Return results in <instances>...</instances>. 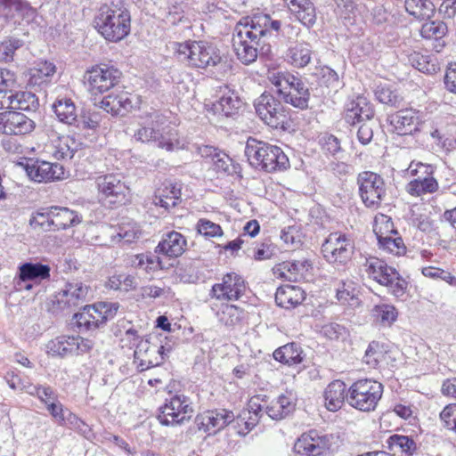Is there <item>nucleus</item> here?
<instances>
[{
	"label": "nucleus",
	"mask_w": 456,
	"mask_h": 456,
	"mask_svg": "<svg viewBox=\"0 0 456 456\" xmlns=\"http://www.w3.org/2000/svg\"><path fill=\"white\" fill-rule=\"evenodd\" d=\"M281 28V21L272 20L267 14H256L250 21L239 22L232 35V49L238 60L248 65L256 61L258 53L270 51L268 39Z\"/></svg>",
	"instance_id": "obj_1"
},
{
	"label": "nucleus",
	"mask_w": 456,
	"mask_h": 456,
	"mask_svg": "<svg viewBox=\"0 0 456 456\" xmlns=\"http://www.w3.org/2000/svg\"><path fill=\"white\" fill-rule=\"evenodd\" d=\"M131 17L121 1L102 4L94 17L96 30L108 41L118 42L130 32Z\"/></svg>",
	"instance_id": "obj_2"
},
{
	"label": "nucleus",
	"mask_w": 456,
	"mask_h": 456,
	"mask_svg": "<svg viewBox=\"0 0 456 456\" xmlns=\"http://www.w3.org/2000/svg\"><path fill=\"white\" fill-rule=\"evenodd\" d=\"M245 155L252 167L266 172L283 170L289 166L288 157L280 147L254 138L248 139Z\"/></svg>",
	"instance_id": "obj_3"
},
{
	"label": "nucleus",
	"mask_w": 456,
	"mask_h": 456,
	"mask_svg": "<svg viewBox=\"0 0 456 456\" xmlns=\"http://www.w3.org/2000/svg\"><path fill=\"white\" fill-rule=\"evenodd\" d=\"M174 50L181 61L198 69L216 67L222 61L219 49L206 41L175 43Z\"/></svg>",
	"instance_id": "obj_4"
},
{
	"label": "nucleus",
	"mask_w": 456,
	"mask_h": 456,
	"mask_svg": "<svg viewBox=\"0 0 456 456\" xmlns=\"http://www.w3.org/2000/svg\"><path fill=\"white\" fill-rule=\"evenodd\" d=\"M276 88V94L280 95L286 103L295 108L305 110L308 108L310 93L305 83L289 73L277 72L269 77Z\"/></svg>",
	"instance_id": "obj_5"
},
{
	"label": "nucleus",
	"mask_w": 456,
	"mask_h": 456,
	"mask_svg": "<svg viewBox=\"0 0 456 456\" xmlns=\"http://www.w3.org/2000/svg\"><path fill=\"white\" fill-rule=\"evenodd\" d=\"M383 385L370 379L354 382L347 390L346 401L350 406L361 411H374L383 395Z\"/></svg>",
	"instance_id": "obj_6"
},
{
	"label": "nucleus",
	"mask_w": 456,
	"mask_h": 456,
	"mask_svg": "<svg viewBox=\"0 0 456 456\" xmlns=\"http://www.w3.org/2000/svg\"><path fill=\"white\" fill-rule=\"evenodd\" d=\"M161 335H151L141 338L137 343L134 355L142 370L159 365L171 350L167 343L163 345Z\"/></svg>",
	"instance_id": "obj_7"
},
{
	"label": "nucleus",
	"mask_w": 456,
	"mask_h": 456,
	"mask_svg": "<svg viewBox=\"0 0 456 456\" xmlns=\"http://www.w3.org/2000/svg\"><path fill=\"white\" fill-rule=\"evenodd\" d=\"M118 309V304L117 303L100 302L85 306L82 312L74 315V318L80 331L92 330L114 318Z\"/></svg>",
	"instance_id": "obj_8"
},
{
	"label": "nucleus",
	"mask_w": 456,
	"mask_h": 456,
	"mask_svg": "<svg viewBox=\"0 0 456 456\" xmlns=\"http://www.w3.org/2000/svg\"><path fill=\"white\" fill-rule=\"evenodd\" d=\"M322 252L329 263L346 265L352 259L354 243L344 233L332 232L322 243Z\"/></svg>",
	"instance_id": "obj_9"
},
{
	"label": "nucleus",
	"mask_w": 456,
	"mask_h": 456,
	"mask_svg": "<svg viewBox=\"0 0 456 456\" xmlns=\"http://www.w3.org/2000/svg\"><path fill=\"white\" fill-rule=\"evenodd\" d=\"M258 117L273 128L283 127L288 113L283 104L269 92H264L254 102Z\"/></svg>",
	"instance_id": "obj_10"
},
{
	"label": "nucleus",
	"mask_w": 456,
	"mask_h": 456,
	"mask_svg": "<svg viewBox=\"0 0 456 456\" xmlns=\"http://www.w3.org/2000/svg\"><path fill=\"white\" fill-rule=\"evenodd\" d=\"M359 194L367 208L379 207L386 195L384 179L377 173L363 171L357 176Z\"/></svg>",
	"instance_id": "obj_11"
},
{
	"label": "nucleus",
	"mask_w": 456,
	"mask_h": 456,
	"mask_svg": "<svg viewBox=\"0 0 456 456\" xmlns=\"http://www.w3.org/2000/svg\"><path fill=\"white\" fill-rule=\"evenodd\" d=\"M121 75V71L113 66L99 65L87 70L85 79L89 92L96 95L117 86L120 81Z\"/></svg>",
	"instance_id": "obj_12"
},
{
	"label": "nucleus",
	"mask_w": 456,
	"mask_h": 456,
	"mask_svg": "<svg viewBox=\"0 0 456 456\" xmlns=\"http://www.w3.org/2000/svg\"><path fill=\"white\" fill-rule=\"evenodd\" d=\"M192 413V408L187 396L175 395L160 408L158 419L164 426L181 425L188 421Z\"/></svg>",
	"instance_id": "obj_13"
},
{
	"label": "nucleus",
	"mask_w": 456,
	"mask_h": 456,
	"mask_svg": "<svg viewBox=\"0 0 456 456\" xmlns=\"http://www.w3.org/2000/svg\"><path fill=\"white\" fill-rule=\"evenodd\" d=\"M333 435H321L317 430L304 433L295 443V452L306 456H319L332 450Z\"/></svg>",
	"instance_id": "obj_14"
},
{
	"label": "nucleus",
	"mask_w": 456,
	"mask_h": 456,
	"mask_svg": "<svg viewBox=\"0 0 456 456\" xmlns=\"http://www.w3.org/2000/svg\"><path fill=\"white\" fill-rule=\"evenodd\" d=\"M93 346L94 342L91 339L78 336H60L46 344L48 354L61 357L87 353Z\"/></svg>",
	"instance_id": "obj_15"
},
{
	"label": "nucleus",
	"mask_w": 456,
	"mask_h": 456,
	"mask_svg": "<svg viewBox=\"0 0 456 456\" xmlns=\"http://www.w3.org/2000/svg\"><path fill=\"white\" fill-rule=\"evenodd\" d=\"M102 199L109 204H122L126 196L128 187L122 182L120 175L107 174L95 180Z\"/></svg>",
	"instance_id": "obj_16"
},
{
	"label": "nucleus",
	"mask_w": 456,
	"mask_h": 456,
	"mask_svg": "<svg viewBox=\"0 0 456 456\" xmlns=\"http://www.w3.org/2000/svg\"><path fill=\"white\" fill-rule=\"evenodd\" d=\"M246 290L242 277L235 273H226L221 283L212 286L211 296L218 300L235 301L240 299Z\"/></svg>",
	"instance_id": "obj_17"
},
{
	"label": "nucleus",
	"mask_w": 456,
	"mask_h": 456,
	"mask_svg": "<svg viewBox=\"0 0 456 456\" xmlns=\"http://www.w3.org/2000/svg\"><path fill=\"white\" fill-rule=\"evenodd\" d=\"M88 287L80 281L68 282L55 295V303L60 310L71 311L82 305L87 298Z\"/></svg>",
	"instance_id": "obj_18"
},
{
	"label": "nucleus",
	"mask_w": 456,
	"mask_h": 456,
	"mask_svg": "<svg viewBox=\"0 0 456 456\" xmlns=\"http://www.w3.org/2000/svg\"><path fill=\"white\" fill-rule=\"evenodd\" d=\"M234 414L232 411L225 409L207 411L198 414L195 423L200 431L205 433L216 434L218 430L225 428L233 421Z\"/></svg>",
	"instance_id": "obj_19"
},
{
	"label": "nucleus",
	"mask_w": 456,
	"mask_h": 456,
	"mask_svg": "<svg viewBox=\"0 0 456 456\" xmlns=\"http://www.w3.org/2000/svg\"><path fill=\"white\" fill-rule=\"evenodd\" d=\"M382 217L387 219L385 223L387 232H382V227L379 224H376L374 227V232L377 235L379 247L393 255H403L406 252V247L403 239L398 236L397 232L394 230L391 219L387 218V216Z\"/></svg>",
	"instance_id": "obj_20"
},
{
	"label": "nucleus",
	"mask_w": 456,
	"mask_h": 456,
	"mask_svg": "<svg viewBox=\"0 0 456 456\" xmlns=\"http://www.w3.org/2000/svg\"><path fill=\"white\" fill-rule=\"evenodd\" d=\"M311 269L312 264L306 258H302L279 264L274 273L289 281L297 282L306 279Z\"/></svg>",
	"instance_id": "obj_21"
},
{
	"label": "nucleus",
	"mask_w": 456,
	"mask_h": 456,
	"mask_svg": "<svg viewBox=\"0 0 456 456\" xmlns=\"http://www.w3.org/2000/svg\"><path fill=\"white\" fill-rule=\"evenodd\" d=\"M361 271L363 272L368 278L377 281L380 285L387 283L389 277H395V269L389 266L383 260L370 256L364 258V262L361 265Z\"/></svg>",
	"instance_id": "obj_22"
},
{
	"label": "nucleus",
	"mask_w": 456,
	"mask_h": 456,
	"mask_svg": "<svg viewBox=\"0 0 456 456\" xmlns=\"http://www.w3.org/2000/svg\"><path fill=\"white\" fill-rule=\"evenodd\" d=\"M28 173L37 182L61 180L65 177L63 166L48 161H37L28 167Z\"/></svg>",
	"instance_id": "obj_23"
},
{
	"label": "nucleus",
	"mask_w": 456,
	"mask_h": 456,
	"mask_svg": "<svg viewBox=\"0 0 456 456\" xmlns=\"http://www.w3.org/2000/svg\"><path fill=\"white\" fill-rule=\"evenodd\" d=\"M373 116L374 110L372 106L364 97H357L346 104L345 120L352 126L364 121H370Z\"/></svg>",
	"instance_id": "obj_24"
},
{
	"label": "nucleus",
	"mask_w": 456,
	"mask_h": 456,
	"mask_svg": "<svg viewBox=\"0 0 456 456\" xmlns=\"http://www.w3.org/2000/svg\"><path fill=\"white\" fill-rule=\"evenodd\" d=\"M388 121L393 126L394 132L403 135L411 134L416 130L419 122V116L412 109L401 110L388 117Z\"/></svg>",
	"instance_id": "obj_25"
},
{
	"label": "nucleus",
	"mask_w": 456,
	"mask_h": 456,
	"mask_svg": "<svg viewBox=\"0 0 456 456\" xmlns=\"http://www.w3.org/2000/svg\"><path fill=\"white\" fill-rule=\"evenodd\" d=\"M186 246L185 238L180 232L173 231L163 237L155 251L169 257H177L185 251Z\"/></svg>",
	"instance_id": "obj_26"
},
{
	"label": "nucleus",
	"mask_w": 456,
	"mask_h": 456,
	"mask_svg": "<svg viewBox=\"0 0 456 456\" xmlns=\"http://www.w3.org/2000/svg\"><path fill=\"white\" fill-rule=\"evenodd\" d=\"M100 107L113 116H124L133 108V102L130 94L127 92H120L118 94H109L104 97Z\"/></svg>",
	"instance_id": "obj_27"
},
{
	"label": "nucleus",
	"mask_w": 456,
	"mask_h": 456,
	"mask_svg": "<svg viewBox=\"0 0 456 456\" xmlns=\"http://www.w3.org/2000/svg\"><path fill=\"white\" fill-rule=\"evenodd\" d=\"M181 200V186L171 182L164 183L157 190L153 198V203L166 210L175 207Z\"/></svg>",
	"instance_id": "obj_28"
},
{
	"label": "nucleus",
	"mask_w": 456,
	"mask_h": 456,
	"mask_svg": "<svg viewBox=\"0 0 456 456\" xmlns=\"http://www.w3.org/2000/svg\"><path fill=\"white\" fill-rule=\"evenodd\" d=\"M241 106L239 96L231 90L225 88V92L218 101L212 103L208 110L214 115L230 117L236 114Z\"/></svg>",
	"instance_id": "obj_29"
},
{
	"label": "nucleus",
	"mask_w": 456,
	"mask_h": 456,
	"mask_svg": "<svg viewBox=\"0 0 456 456\" xmlns=\"http://www.w3.org/2000/svg\"><path fill=\"white\" fill-rule=\"evenodd\" d=\"M346 385L341 380L330 382L324 390L325 406L330 411L339 410L346 399Z\"/></svg>",
	"instance_id": "obj_30"
},
{
	"label": "nucleus",
	"mask_w": 456,
	"mask_h": 456,
	"mask_svg": "<svg viewBox=\"0 0 456 456\" xmlns=\"http://www.w3.org/2000/svg\"><path fill=\"white\" fill-rule=\"evenodd\" d=\"M291 13L305 26L310 28L316 21L315 7L311 0H285Z\"/></svg>",
	"instance_id": "obj_31"
},
{
	"label": "nucleus",
	"mask_w": 456,
	"mask_h": 456,
	"mask_svg": "<svg viewBox=\"0 0 456 456\" xmlns=\"http://www.w3.org/2000/svg\"><path fill=\"white\" fill-rule=\"evenodd\" d=\"M0 9L5 17L26 20L27 22L35 13L34 9L24 0H0Z\"/></svg>",
	"instance_id": "obj_32"
},
{
	"label": "nucleus",
	"mask_w": 456,
	"mask_h": 456,
	"mask_svg": "<svg viewBox=\"0 0 456 456\" xmlns=\"http://www.w3.org/2000/svg\"><path fill=\"white\" fill-rule=\"evenodd\" d=\"M305 299V292L297 286L285 285L278 288L275 293L276 304L286 309L300 305Z\"/></svg>",
	"instance_id": "obj_33"
},
{
	"label": "nucleus",
	"mask_w": 456,
	"mask_h": 456,
	"mask_svg": "<svg viewBox=\"0 0 456 456\" xmlns=\"http://www.w3.org/2000/svg\"><path fill=\"white\" fill-rule=\"evenodd\" d=\"M33 128V120L16 111L10 113L4 124V133L7 134H25L31 132Z\"/></svg>",
	"instance_id": "obj_34"
},
{
	"label": "nucleus",
	"mask_w": 456,
	"mask_h": 456,
	"mask_svg": "<svg viewBox=\"0 0 456 456\" xmlns=\"http://www.w3.org/2000/svg\"><path fill=\"white\" fill-rule=\"evenodd\" d=\"M51 224H53L54 231L65 230L75 226L81 222V217L73 210L68 208L52 206Z\"/></svg>",
	"instance_id": "obj_35"
},
{
	"label": "nucleus",
	"mask_w": 456,
	"mask_h": 456,
	"mask_svg": "<svg viewBox=\"0 0 456 456\" xmlns=\"http://www.w3.org/2000/svg\"><path fill=\"white\" fill-rule=\"evenodd\" d=\"M303 349L295 342L286 344L273 352V358L289 366L303 362Z\"/></svg>",
	"instance_id": "obj_36"
},
{
	"label": "nucleus",
	"mask_w": 456,
	"mask_h": 456,
	"mask_svg": "<svg viewBox=\"0 0 456 456\" xmlns=\"http://www.w3.org/2000/svg\"><path fill=\"white\" fill-rule=\"evenodd\" d=\"M160 121L161 116L159 113H151L134 132V138L142 142H154L156 134H159Z\"/></svg>",
	"instance_id": "obj_37"
},
{
	"label": "nucleus",
	"mask_w": 456,
	"mask_h": 456,
	"mask_svg": "<svg viewBox=\"0 0 456 456\" xmlns=\"http://www.w3.org/2000/svg\"><path fill=\"white\" fill-rule=\"evenodd\" d=\"M53 110L62 123L71 125L77 120V109L70 98L58 97L53 104Z\"/></svg>",
	"instance_id": "obj_38"
},
{
	"label": "nucleus",
	"mask_w": 456,
	"mask_h": 456,
	"mask_svg": "<svg viewBox=\"0 0 456 456\" xmlns=\"http://www.w3.org/2000/svg\"><path fill=\"white\" fill-rule=\"evenodd\" d=\"M405 11L416 19L431 18L435 13V4L430 0H405Z\"/></svg>",
	"instance_id": "obj_39"
},
{
	"label": "nucleus",
	"mask_w": 456,
	"mask_h": 456,
	"mask_svg": "<svg viewBox=\"0 0 456 456\" xmlns=\"http://www.w3.org/2000/svg\"><path fill=\"white\" fill-rule=\"evenodd\" d=\"M312 49L308 43H297L289 46L288 56L291 63L297 68L305 67L311 61Z\"/></svg>",
	"instance_id": "obj_40"
},
{
	"label": "nucleus",
	"mask_w": 456,
	"mask_h": 456,
	"mask_svg": "<svg viewBox=\"0 0 456 456\" xmlns=\"http://www.w3.org/2000/svg\"><path fill=\"white\" fill-rule=\"evenodd\" d=\"M438 183L434 176L420 180H411L407 183L406 191L414 197H420L427 193H434L438 190Z\"/></svg>",
	"instance_id": "obj_41"
},
{
	"label": "nucleus",
	"mask_w": 456,
	"mask_h": 456,
	"mask_svg": "<svg viewBox=\"0 0 456 456\" xmlns=\"http://www.w3.org/2000/svg\"><path fill=\"white\" fill-rule=\"evenodd\" d=\"M50 276V267L42 264L26 263L20 267V280L21 281L43 280Z\"/></svg>",
	"instance_id": "obj_42"
},
{
	"label": "nucleus",
	"mask_w": 456,
	"mask_h": 456,
	"mask_svg": "<svg viewBox=\"0 0 456 456\" xmlns=\"http://www.w3.org/2000/svg\"><path fill=\"white\" fill-rule=\"evenodd\" d=\"M154 142H157L159 148L167 151L180 148L177 131L172 127H163L161 130L159 128V134H156Z\"/></svg>",
	"instance_id": "obj_43"
},
{
	"label": "nucleus",
	"mask_w": 456,
	"mask_h": 456,
	"mask_svg": "<svg viewBox=\"0 0 456 456\" xmlns=\"http://www.w3.org/2000/svg\"><path fill=\"white\" fill-rule=\"evenodd\" d=\"M38 107V98L35 94L28 91L15 92L12 110L36 112Z\"/></svg>",
	"instance_id": "obj_44"
},
{
	"label": "nucleus",
	"mask_w": 456,
	"mask_h": 456,
	"mask_svg": "<svg viewBox=\"0 0 456 456\" xmlns=\"http://www.w3.org/2000/svg\"><path fill=\"white\" fill-rule=\"evenodd\" d=\"M387 349L383 344L371 341L363 356V361L370 368H378L387 358Z\"/></svg>",
	"instance_id": "obj_45"
},
{
	"label": "nucleus",
	"mask_w": 456,
	"mask_h": 456,
	"mask_svg": "<svg viewBox=\"0 0 456 456\" xmlns=\"http://www.w3.org/2000/svg\"><path fill=\"white\" fill-rule=\"evenodd\" d=\"M388 449L395 455L397 452L412 455L416 450L415 442L406 436L393 435L387 439Z\"/></svg>",
	"instance_id": "obj_46"
},
{
	"label": "nucleus",
	"mask_w": 456,
	"mask_h": 456,
	"mask_svg": "<svg viewBox=\"0 0 456 456\" xmlns=\"http://www.w3.org/2000/svg\"><path fill=\"white\" fill-rule=\"evenodd\" d=\"M357 286L350 279L340 280L336 285V297L342 304L357 300Z\"/></svg>",
	"instance_id": "obj_47"
},
{
	"label": "nucleus",
	"mask_w": 456,
	"mask_h": 456,
	"mask_svg": "<svg viewBox=\"0 0 456 456\" xmlns=\"http://www.w3.org/2000/svg\"><path fill=\"white\" fill-rule=\"evenodd\" d=\"M448 32L447 25L441 20L425 22L420 29V35L426 39L441 40Z\"/></svg>",
	"instance_id": "obj_48"
},
{
	"label": "nucleus",
	"mask_w": 456,
	"mask_h": 456,
	"mask_svg": "<svg viewBox=\"0 0 456 456\" xmlns=\"http://www.w3.org/2000/svg\"><path fill=\"white\" fill-rule=\"evenodd\" d=\"M372 314L375 321L382 326H390L395 322L398 313L394 305L382 304L374 306Z\"/></svg>",
	"instance_id": "obj_49"
},
{
	"label": "nucleus",
	"mask_w": 456,
	"mask_h": 456,
	"mask_svg": "<svg viewBox=\"0 0 456 456\" xmlns=\"http://www.w3.org/2000/svg\"><path fill=\"white\" fill-rule=\"evenodd\" d=\"M75 142L69 137L58 138L53 145L52 154L58 160L71 159L75 154V149L71 147Z\"/></svg>",
	"instance_id": "obj_50"
},
{
	"label": "nucleus",
	"mask_w": 456,
	"mask_h": 456,
	"mask_svg": "<svg viewBox=\"0 0 456 456\" xmlns=\"http://www.w3.org/2000/svg\"><path fill=\"white\" fill-rule=\"evenodd\" d=\"M134 276L126 273H119L111 276L108 281V287L116 290L128 291L136 287Z\"/></svg>",
	"instance_id": "obj_51"
},
{
	"label": "nucleus",
	"mask_w": 456,
	"mask_h": 456,
	"mask_svg": "<svg viewBox=\"0 0 456 456\" xmlns=\"http://www.w3.org/2000/svg\"><path fill=\"white\" fill-rule=\"evenodd\" d=\"M197 232L207 239L222 237L224 232L222 227L206 218H200L196 224Z\"/></svg>",
	"instance_id": "obj_52"
},
{
	"label": "nucleus",
	"mask_w": 456,
	"mask_h": 456,
	"mask_svg": "<svg viewBox=\"0 0 456 456\" xmlns=\"http://www.w3.org/2000/svg\"><path fill=\"white\" fill-rule=\"evenodd\" d=\"M52 207L41 208L37 211L30 219V224L34 228H40L43 231H54L53 224H51Z\"/></svg>",
	"instance_id": "obj_53"
},
{
	"label": "nucleus",
	"mask_w": 456,
	"mask_h": 456,
	"mask_svg": "<svg viewBox=\"0 0 456 456\" xmlns=\"http://www.w3.org/2000/svg\"><path fill=\"white\" fill-rule=\"evenodd\" d=\"M410 61L411 65L420 72L431 74L436 70V65L430 60L429 56L414 53L410 56Z\"/></svg>",
	"instance_id": "obj_54"
},
{
	"label": "nucleus",
	"mask_w": 456,
	"mask_h": 456,
	"mask_svg": "<svg viewBox=\"0 0 456 456\" xmlns=\"http://www.w3.org/2000/svg\"><path fill=\"white\" fill-rule=\"evenodd\" d=\"M263 398L261 395L253 396L248 403V412L251 414L249 417V422H246L248 429H251L255 426L256 422L262 417L264 405L261 404Z\"/></svg>",
	"instance_id": "obj_55"
},
{
	"label": "nucleus",
	"mask_w": 456,
	"mask_h": 456,
	"mask_svg": "<svg viewBox=\"0 0 456 456\" xmlns=\"http://www.w3.org/2000/svg\"><path fill=\"white\" fill-rule=\"evenodd\" d=\"M407 172L412 175L416 176L413 180H420L423 178H428L429 176H433L434 174V167L428 164H424L422 162L411 161L407 168Z\"/></svg>",
	"instance_id": "obj_56"
},
{
	"label": "nucleus",
	"mask_w": 456,
	"mask_h": 456,
	"mask_svg": "<svg viewBox=\"0 0 456 456\" xmlns=\"http://www.w3.org/2000/svg\"><path fill=\"white\" fill-rule=\"evenodd\" d=\"M375 95L379 102L391 106H397L401 102L398 94L387 86H378Z\"/></svg>",
	"instance_id": "obj_57"
},
{
	"label": "nucleus",
	"mask_w": 456,
	"mask_h": 456,
	"mask_svg": "<svg viewBox=\"0 0 456 456\" xmlns=\"http://www.w3.org/2000/svg\"><path fill=\"white\" fill-rule=\"evenodd\" d=\"M440 419L445 428L456 433V403L446 405L440 413Z\"/></svg>",
	"instance_id": "obj_58"
},
{
	"label": "nucleus",
	"mask_w": 456,
	"mask_h": 456,
	"mask_svg": "<svg viewBox=\"0 0 456 456\" xmlns=\"http://www.w3.org/2000/svg\"><path fill=\"white\" fill-rule=\"evenodd\" d=\"M60 426L69 427L82 434H86L90 430L88 425L69 410L64 417V422L62 421Z\"/></svg>",
	"instance_id": "obj_59"
},
{
	"label": "nucleus",
	"mask_w": 456,
	"mask_h": 456,
	"mask_svg": "<svg viewBox=\"0 0 456 456\" xmlns=\"http://www.w3.org/2000/svg\"><path fill=\"white\" fill-rule=\"evenodd\" d=\"M395 277H389L390 280L387 283H385L383 286H386L388 288L389 291L395 297H399L404 295L406 288H407V282L404 279H403L398 272L395 271Z\"/></svg>",
	"instance_id": "obj_60"
},
{
	"label": "nucleus",
	"mask_w": 456,
	"mask_h": 456,
	"mask_svg": "<svg viewBox=\"0 0 456 456\" xmlns=\"http://www.w3.org/2000/svg\"><path fill=\"white\" fill-rule=\"evenodd\" d=\"M45 408L59 426L62 421L64 422V417L69 409L65 408L63 404L58 400V398L45 405Z\"/></svg>",
	"instance_id": "obj_61"
},
{
	"label": "nucleus",
	"mask_w": 456,
	"mask_h": 456,
	"mask_svg": "<svg viewBox=\"0 0 456 456\" xmlns=\"http://www.w3.org/2000/svg\"><path fill=\"white\" fill-rule=\"evenodd\" d=\"M232 159L223 151H219L217 154H216V157L213 159V164L217 172H223L226 174L232 173Z\"/></svg>",
	"instance_id": "obj_62"
},
{
	"label": "nucleus",
	"mask_w": 456,
	"mask_h": 456,
	"mask_svg": "<svg viewBox=\"0 0 456 456\" xmlns=\"http://www.w3.org/2000/svg\"><path fill=\"white\" fill-rule=\"evenodd\" d=\"M373 121H364L362 122V125L357 130V138L358 141L362 145L369 144L373 138Z\"/></svg>",
	"instance_id": "obj_63"
},
{
	"label": "nucleus",
	"mask_w": 456,
	"mask_h": 456,
	"mask_svg": "<svg viewBox=\"0 0 456 456\" xmlns=\"http://www.w3.org/2000/svg\"><path fill=\"white\" fill-rule=\"evenodd\" d=\"M54 73L55 66L52 62L44 61L37 64V68L34 70L33 77L45 81Z\"/></svg>",
	"instance_id": "obj_64"
}]
</instances>
